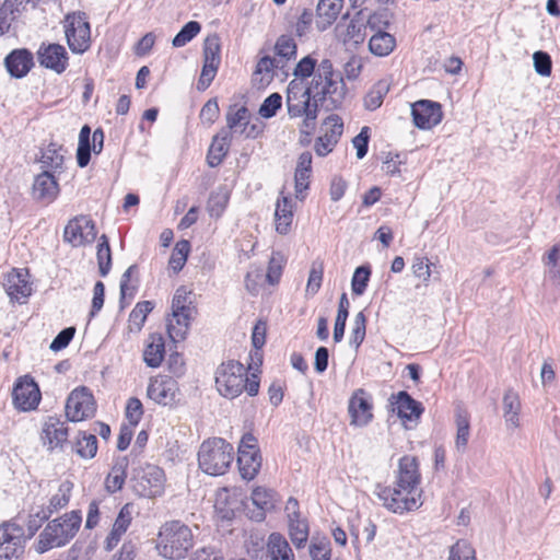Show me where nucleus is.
Returning <instances> with one entry per match:
<instances>
[{"label":"nucleus","mask_w":560,"mask_h":560,"mask_svg":"<svg viewBox=\"0 0 560 560\" xmlns=\"http://www.w3.org/2000/svg\"><path fill=\"white\" fill-rule=\"evenodd\" d=\"M308 86L317 106L326 110L340 108L348 92L342 74L334 69L329 59L319 61L318 70Z\"/></svg>","instance_id":"f257e3e1"},{"label":"nucleus","mask_w":560,"mask_h":560,"mask_svg":"<svg viewBox=\"0 0 560 560\" xmlns=\"http://www.w3.org/2000/svg\"><path fill=\"white\" fill-rule=\"evenodd\" d=\"M285 105L290 118L303 117L301 131L310 135L316 126L318 106L311 89L300 80H292L287 88Z\"/></svg>","instance_id":"f03ea898"},{"label":"nucleus","mask_w":560,"mask_h":560,"mask_svg":"<svg viewBox=\"0 0 560 560\" xmlns=\"http://www.w3.org/2000/svg\"><path fill=\"white\" fill-rule=\"evenodd\" d=\"M192 546L194 535L186 524L171 521L161 526L156 548L162 557L171 560L184 559Z\"/></svg>","instance_id":"7ed1b4c3"},{"label":"nucleus","mask_w":560,"mask_h":560,"mask_svg":"<svg viewBox=\"0 0 560 560\" xmlns=\"http://www.w3.org/2000/svg\"><path fill=\"white\" fill-rule=\"evenodd\" d=\"M80 512L72 511L49 522L38 537L36 551L44 553L52 548L68 544L80 528Z\"/></svg>","instance_id":"20e7f679"},{"label":"nucleus","mask_w":560,"mask_h":560,"mask_svg":"<svg viewBox=\"0 0 560 560\" xmlns=\"http://www.w3.org/2000/svg\"><path fill=\"white\" fill-rule=\"evenodd\" d=\"M234 458L232 444L222 438H212L202 442L198 452L200 469L210 476L224 475Z\"/></svg>","instance_id":"39448f33"},{"label":"nucleus","mask_w":560,"mask_h":560,"mask_svg":"<svg viewBox=\"0 0 560 560\" xmlns=\"http://www.w3.org/2000/svg\"><path fill=\"white\" fill-rule=\"evenodd\" d=\"M246 369L238 361L230 360L215 371V386L220 395L233 399L244 390Z\"/></svg>","instance_id":"423d86ee"},{"label":"nucleus","mask_w":560,"mask_h":560,"mask_svg":"<svg viewBox=\"0 0 560 560\" xmlns=\"http://www.w3.org/2000/svg\"><path fill=\"white\" fill-rule=\"evenodd\" d=\"M65 35L70 50L83 54L91 46V27L85 13L73 12L63 20Z\"/></svg>","instance_id":"0eeeda50"},{"label":"nucleus","mask_w":560,"mask_h":560,"mask_svg":"<svg viewBox=\"0 0 560 560\" xmlns=\"http://www.w3.org/2000/svg\"><path fill=\"white\" fill-rule=\"evenodd\" d=\"M376 494L387 510L398 514L417 510L422 504L420 493L413 494L397 485L394 488L378 487Z\"/></svg>","instance_id":"6e6552de"},{"label":"nucleus","mask_w":560,"mask_h":560,"mask_svg":"<svg viewBox=\"0 0 560 560\" xmlns=\"http://www.w3.org/2000/svg\"><path fill=\"white\" fill-rule=\"evenodd\" d=\"M133 491L142 498H155L163 493L165 475L155 465H147L136 470L132 479Z\"/></svg>","instance_id":"1a4fd4ad"},{"label":"nucleus","mask_w":560,"mask_h":560,"mask_svg":"<svg viewBox=\"0 0 560 560\" xmlns=\"http://www.w3.org/2000/svg\"><path fill=\"white\" fill-rule=\"evenodd\" d=\"M26 535L15 521L0 525V560H19L24 552Z\"/></svg>","instance_id":"9d476101"},{"label":"nucleus","mask_w":560,"mask_h":560,"mask_svg":"<svg viewBox=\"0 0 560 560\" xmlns=\"http://www.w3.org/2000/svg\"><path fill=\"white\" fill-rule=\"evenodd\" d=\"M237 464L240 474L245 480H253L261 467L258 441L252 433H245L241 439Z\"/></svg>","instance_id":"9b49d317"},{"label":"nucleus","mask_w":560,"mask_h":560,"mask_svg":"<svg viewBox=\"0 0 560 560\" xmlns=\"http://www.w3.org/2000/svg\"><path fill=\"white\" fill-rule=\"evenodd\" d=\"M226 129L233 135L244 136L245 138H257L262 129L257 122L250 124V113L244 105L233 104L228 108L226 115Z\"/></svg>","instance_id":"f8f14e48"},{"label":"nucleus","mask_w":560,"mask_h":560,"mask_svg":"<svg viewBox=\"0 0 560 560\" xmlns=\"http://www.w3.org/2000/svg\"><path fill=\"white\" fill-rule=\"evenodd\" d=\"M95 410L94 397L86 387L72 390L67 399L66 416L72 422L93 417Z\"/></svg>","instance_id":"ddd939ff"},{"label":"nucleus","mask_w":560,"mask_h":560,"mask_svg":"<svg viewBox=\"0 0 560 560\" xmlns=\"http://www.w3.org/2000/svg\"><path fill=\"white\" fill-rule=\"evenodd\" d=\"M12 397L15 408L22 411H30L37 408L40 401V390L34 378L24 375L18 378Z\"/></svg>","instance_id":"4468645a"},{"label":"nucleus","mask_w":560,"mask_h":560,"mask_svg":"<svg viewBox=\"0 0 560 560\" xmlns=\"http://www.w3.org/2000/svg\"><path fill=\"white\" fill-rule=\"evenodd\" d=\"M96 237L94 222L86 215H79L68 222L63 231L65 242L78 247L92 243Z\"/></svg>","instance_id":"2eb2a0df"},{"label":"nucleus","mask_w":560,"mask_h":560,"mask_svg":"<svg viewBox=\"0 0 560 560\" xmlns=\"http://www.w3.org/2000/svg\"><path fill=\"white\" fill-rule=\"evenodd\" d=\"M348 412L351 425H368L373 419L371 395L362 388L357 389L349 399Z\"/></svg>","instance_id":"dca6fc26"},{"label":"nucleus","mask_w":560,"mask_h":560,"mask_svg":"<svg viewBox=\"0 0 560 560\" xmlns=\"http://www.w3.org/2000/svg\"><path fill=\"white\" fill-rule=\"evenodd\" d=\"M411 115L418 128L431 129L441 122L443 112L440 103L430 100H420L412 104Z\"/></svg>","instance_id":"f3484780"},{"label":"nucleus","mask_w":560,"mask_h":560,"mask_svg":"<svg viewBox=\"0 0 560 560\" xmlns=\"http://www.w3.org/2000/svg\"><path fill=\"white\" fill-rule=\"evenodd\" d=\"M178 392L177 382L171 376H155L150 380L147 395L150 399L162 406L175 402Z\"/></svg>","instance_id":"a211bd4d"},{"label":"nucleus","mask_w":560,"mask_h":560,"mask_svg":"<svg viewBox=\"0 0 560 560\" xmlns=\"http://www.w3.org/2000/svg\"><path fill=\"white\" fill-rule=\"evenodd\" d=\"M420 480L421 475L417 458L410 455L402 456L398 463L397 486L401 487L402 490L408 489L413 494H421Z\"/></svg>","instance_id":"6ab92c4d"},{"label":"nucleus","mask_w":560,"mask_h":560,"mask_svg":"<svg viewBox=\"0 0 560 560\" xmlns=\"http://www.w3.org/2000/svg\"><path fill=\"white\" fill-rule=\"evenodd\" d=\"M37 59L40 66L50 69L58 74L62 73L67 69L69 60L66 48L55 43H43L37 51Z\"/></svg>","instance_id":"aec40b11"},{"label":"nucleus","mask_w":560,"mask_h":560,"mask_svg":"<svg viewBox=\"0 0 560 560\" xmlns=\"http://www.w3.org/2000/svg\"><path fill=\"white\" fill-rule=\"evenodd\" d=\"M325 132L315 142V151L325 156L332 151L343 131V124L339 116L330 115L324 122Z\"/></svg>","instance_id":"412c9836"},{"label":"nucleus","mask_w":560,"mask_h":560,"mask_svg":"<svg viewBox=\"0 0 560 560\" xmlns=\"http://www.w3.org/2000/svg\"><path fill=\"white\" fill-rule=\"evenodd\" d=\"M33 198L42 202L54 201L59 194V185L52 172L44 170L33 183Z\"/></svg>","instance_id":"4be33fe9"},{"label":"nucleus","mask_w":560,"mask_h":560,"mask_svg":"<svg viewBox=\"0 0 560 560\" xmlns=\"http://www.w3.org/2000/svg\"><path fill=\"white\" fill-rule=\"evenodd\" d=\"M250 500L256 510L250 512L249 517L253 521L261 522L266 517V513L272 511L278 502V494L271 489L265 487H256Z\"/></svg>","instance_id":"5701e85b"},{"label":"nucleus","mask_w":560,"mask_h":560,"mask_svg":"<svg viewBox=\"0 0 560 560\" xmlns=\"http://www.w3.org/2000/svg\"><path fill=\"white\" fill-rule=\"evenodd\" d=\"M42 441L49 451L61 446L68 440V427L59 418L48 417L43 424Z\"/></svg>","instance_id":"b1692460"},{"label":"nucleus","mask_w":560,"mask_h":560,"mask_svg":"<svg viewBox=\"0 0 560 560\" xmlns=\"http://www.w3.org/2000/svg\"><path fill=\"white\" fill-rule=\"evenodd\" d=\"M393 399V410L404 421H417L423 412L421 402L415 400L407 392H399Z\"/></svg>","instance_id":"393cba45"},{"label":"nucleus","mask_w":560,"mask_h":560,"mask_svg":"<svg viewBox=\"0 0 560 560\" xmlns=\"http://www.w3.org/2000/svg\"><path fill=\"white\" fill-rule=\"evenodd\" d=\"M27 272L13 269L5 277L4 289L12 301L20 302L31 295L32 288L26 279Z\"/></svg>","instance_id":"a878e982"},{"label":"nucleus","mask_w":560,"mask_h":560,"mask_svg":"<svg viewBox=\"0 0 560 560\" xmlns=\"http://www.w3.org/2000/svg\"><path fill=\"white\" fill-rule=\"evenodd\" d=\"M4 65L12 77L21 79L33 67V55L27 49H15L5 57Z\"/></svg>","instance_id":"bb28decb"},{"label":"nucleus","mask_w":560,"mask_h":560,"mask_svg":"<svg viewBox=\"0 0 560 560\" xmlns=\"http://www.w3.org/2000/svg\"><path fill=\"white\" fill-rule=\"evenodd\" d=\"M39 0H0V36L8 33L12 22L15 20L25 4H36Z\"/></svg>","instance_id":"cd10ccee"},{"label":"nucleus","mask_w":560,"mask_h":560,"mask_svg":"<svg viewBox=\"0 0 560 560\" xmlns=\"http://www.w3.org/2000/svg\"><path fill=\"white\" fill-rule=\"evenodd\" d=\"M266 553L270 560H295L291 546L280 533H271L269 535Z\"/></svg>","instance_id":"c85d7f7f"},{"label":"nucleus","mask_w":560,"mask_h":560,"mask_svg":"<svg viewBox=\"0 0 560 560\" xmlns=\"http://www.w3.org/2000/svg\"><path fill=\"white\" fill-rule=\"evenodd\" d=\"M343 7V0H319L317 4L316 26L319 31H325L338 18Z\"/></svg>","instance_id":"c756f323"},{"label":"nucleus","mask_w":560,"mask_h":560,"mask_svg":"<svg viewBox=\"0 0 560 560\" xmlns=\"http://www.w3.org/2000/svg\"><path fill=\"white\" fill-rule=\"evenodd\" d=\"M503 418L506 428L515 430L520 427L521 400L520 396L513 389H508L503 396Z\"/></svg>","instance_id":"7c9ffc66"},{"label":"nucleus","mask_w":560,"mask_h":560,"mask_svg":"<svg viewBox=\"0 0 560 560\" xmlns=\"http://www.w3.org/2000/svg\"><path fill=\"white\" fill-rule=\"evenodd\" d=\"M231 141L232 137L228 130H221L213 138L207 155V162L210 167H215L221 164L229 152Z\"/></svg>","instance_id":"2f4dec72"},{"label":"nucleus","mask_w":560,"mask_h":560,"mask_svg":"<svg viewBox=\"0 0 560 560\" xmlns=\"http://www.w3.org/2000/svg\"><path fill=\"white\" fill-rule=\"evenodd\" d=\"M312 173V154L308 151H304L300 154L295 167L294 180L296 198L303 199L304 196L301 194L308 188V179Z\"/></svg>","instance_id":"473e14b6"},{"label":"nucleus","mask_w":560,"mask_h":560,"mask_svg":"<svg viewBox=\"0 0 560 560\" xmlns=\"http://www.w3.org/2000/svg\"><path fill=\"white\" fill-rule=\"evenodd\" d=\"M192 311H179L172 313V317L167 319V334L172 341L178 342L186 338L189 329V323Z\"/></svg>","instance_id":"72a5a7b5"},{"label":"nucleus","mask_w":560,"mask_h":560,"mask_svg":"<svg viewBox=\"0 0 560 560\" xmlns=\"http://www.w3.org/2000/svg\"><path fill=\"white\" fill-rule=\"evenodd\" d=\"M164 338L160 334H151L143 350V361L150 368H159L164 359Z\"/></svg>","instance_id":"f704fd0d"},{"label":"nucleus","mask_w":560,"mask_h":560,"mask_svg":"<svg viewBox=\"0 0 560 560\" xmlns=\"http://www.w3.org/2000/svg\"><path fill=\"white\" fill-rule=\"evenodd\" d=\"M276 230L280 234H287L293 219V202L288 196L278 198L275 210Z\"/></svg>","instance_id":"c9c22d12"},{"label":"nucleus","mask_w":560,"mask_h":560,"mask_svg":"<svg viewBox=\"0 0 560 560\" xmlns=\"http://www.w3.org/2000/svg\"><path fill=\"white\" fill-rule=\"evenodd\" d=\"M63 159L62 147L56 143H49L42 150L39 162L44 170L57 173L62 170Z\"/></svg>","instance_id":"e433bc0d"},{"label":"nucleus","mask_w":560,"mask_h":560,"mask_svg":"<svg viewBox=\"0 0 560 560\" xmlns=\"http://www.w3.org/2000/svg\"><path fill=\"white\" fill-rule=\"evenodd\" d=\"M396 46V39L387 32H377L369 42L370 51L378 57L388 56Z\"/></svg>","instance_id":"4c0bfd02"},{"label":"nucleus","mask_w":560,"mask_h":560,"mask_svg":"<svg viewBox=\"0 0 560 560\" xmlns=\"http://www.w3.org/2000/svg\"><path fill=\"white\" fill-rule=\"evenodd\" d=\"M128 466V462L126 458H120L117 460L112 467L109 474L105 479V489L109 493H115L120 490L125 483L126 479V469Z\"/></svg>","instance_id":"58836bf2"},{"label":"nucleus","mask_w":560,"mask_h":560,"mask_svg":"<svg viewBox=\"0 0 560 560\" xmlns=\"http://www.w3.org/2000/svg\"><path fill=\"white\" fill-rule=\"evenodd\" d=\"M154 308V304L151 301L138 302L128 318V327L130 331L139 332L147 319L149 313Z\"/></svg>","instance_id":"ea45409f"},{"label":"nucleus","mask_w":560,"mask_h":560,"mask_svg":"<svg viewBox=\"0 0 560 560\" xmlns=\"http://www.w3.org/2000/svg\"><path fill=\"white\" fill-rule=\"evenodd\" d=\"M389 92V83L385 80L376 82L364 96V107L368 110H375L382 106L384 97Z\"/></svg>","instance_id":"a19ab883"},{"label":"nucleus","mask_w":560,"mask_h":560,"mask_svg":"<svg viewBox=\"0 0 560 560\" xmlns=\"http://www.w3.org/2000/svg\"><path fill=\"white\" fill-rule=\"evenodd\" d=\"M289 535L292 544L298 548H303L308 539V524L301 517L289 518Z\"/></svg>","instance_id":"79ce46f5"},{"label":"nucleus","mask_w":560,"mask_h":560,"mask_svg":"<svg viewBox=\"0 0 560 560\" xmlns=\"http://www.w3.org/2000/svg\"><path fill=\"white\" fill-rule=\"evenodd\" d=\"M91 129L88 125L83 126L79 133V144L77 149V162L80 167H85L91 160Z\"/></svg>","instance_id":"37998d69"},{"label":"nucleus","mask_w":560,"mask_h":560,"mask_svg":"<svg viewBox=\"0 0 560 560\" xmlns=\"http://www.w3.org/2000/svg\"><path fill=\"white\" fill-rule=\"evenodd\" d=\"M456 439H455V447L457 452L464 453L470 434L469 428V419L466 412L459 411L456 415Z\"/></svg>","instance_id":"c03bdc74"},{"label":"nucleus","mask_w":560,"mask_h":560,"mask_svg":"<svg viewBox=\"0 0 560 560\" xmlns=\"http://www.w3.org/2000/svg\"><path fill=\"white\" fill-rule=\"evenodd\" d=\"M349 315V300L346 293H342L339 300L338 312L334 327V340L340 342L345 335L346 322Z\"/></svg>","instance_id":"a18cd8bd"},{"label":"nucleus","mask_w":560,"mask_h":560,"mask_svg":"<svg viewBox=\"0 0 560 560\" xmlns=\"http://www.w3.org/2000/svg\"><path fill=\"white\" fill-rule=\"evenodd\" d=\"M319 67V62L313 56L307 55L303 57L293 69V80H304L312 78L316 74Z\"/></svg>","instance_id":"49530a36"},{"label":"nucleus","mask_w":560,"mask_h":560,"mask_svg":"<svg viewBox=\"0 0 560 560\" xmlns=\"http://www.w3.org/2000/svg\"><path fill=\"white\" fill-rule=\"evenodd\" d=\"M229 199L230 196L224 188L212 191L207 203V210L210 217H221L228 206Z\"/></svg>","instance_id":"de8ad7c7"},{"label":"nucleus","mask_w":560,"mask_h":560,"mask_svg":"<svg viewBox=\"0 0 560 560\" xmlns=\"http://www.w3.org/2000/svg\"><path fill=\"white\" fill-rule=\"evenodd\" d=\"M97 265L100 275L102 277H106L112 267V252L108 243V238L105 234L100 237V242L97 244Z\"/></svg>","instance_id":"09e8293b"},{"label":"nucleus","mask_w":560,"mask_h":560,"mask_svg":"<svg viewBox=\"0 0 560 560\" xmlns=\"http://www.w3.org/2000/svg\"><path fill=\"white\" fill-rule=\"evenodd\" d=\"M97 452V439L95 434L81 432L75 442V453L82 458H93Z\"/></svg>","instance_id":"8fccbe9b"},{"label":"nucleus","mask_w":560,"mask_h":560,"mask_svg":"<svg viewBox=\"0 0 560 560\" xmlns=\"http://www.w3.org/2000/svg\"><path fill=\"white\" fill-rule=\"evenodd\" d=\"M72 488H73V485L69 480H66L60 483L57 493L54 494L49 500V505H48L47 511L50 514L65 508L69 503Z\"/></svg>","instance_id":"3c124183"},{"label":"nucleus","mask_w":560,"mask_h":560,"mask_svg":"<svg viewBox=\"0 0 560 560\" xmlns=\"http://www.w3.org/2000/svg\"><path fill=\"white\" fill-rule=\"evenodd\" d=\"M190 252V243L187 240L178 241L175 244V247L170 257L168 265L174 270V272L180 271L186 261L188 254Z\"/></svg>","instance_id":"603ef678"},{"label":"nucleus","mask_w":560,"mask_h":560,"mask_svg":"<svg viewBox=\"0 0 560 560\" xmlns=\"http://www.w3.org/2000/svg\"><path fill=\"white\" fill-rule=\"evenodd\" d=\"M221 44L217 34L207 36L203 43V63L220 66Z\"/></svg>","instance_id":"864d4df0"},{"label":"nucleus","mask_w":560,"mask_h":560,"mask_svg":"<svg viewBox=\"0 0 560 560\" xmlns=\"http://www.w3.org/2000/svg\"><path fill=\"white\" fill-rule=\"evenodd\" d=\"M308 553L312 560H330L331 547L327 537H313L308 546Z\"/></svg>","instance_id":"5fc2aeb1"},{"label":"nucleus","mask_w":560,"mask_h":560,"mask_svg":"<svg viewBox=\"0 0 560 560\" xmlns=\"http://www.w3.org/2000/svg\"><path fill=\"white\" fill-rule=\"evenodd\" d=\"M371 277V268L368 265L358 267L352 276L351 289L355 295H362L368 287Z\"/></svg>","instance_id":"6e6d98bb"},{"label":"nucleus","mask_w":560,"mask_h":560,"mask_svg":"<svg viewBox=\"0 0 560 560\" xmlns=\"http://www.w3.org/2000/svg\"><path fill=\"white\" fill-rule=\"evenodd\" d=\"M448 560H476V551L467 540L459 539L450 548Z\"/></svg>","instance_id":"4d7b16f0"},{"label":"nucleus","mask_w":560,"mask_h":560,"mask_svg":"<svg viewBox=\"0 0 560 560\" xmlns=\"http://www.w3.org/2000/svg\"><path fill=\"white\" fill-rule=\"evenodd\" d=\"M366 331V317L363 312H359L353 320L351 335L349 339L350 346L358 349L365 338Z\"/></svg>","instance_id":"13d9d810"},{"label":"nucleus","mask_w":560,"mask_h":560,"mask_svg":"<svg viewBox=\"0 0 560 560\" xmlns=\"http://www.w3.org/2000/svg\"><path fill=\"white\" fill-rule=\"evenodd\" d=\"M201 25L196 21L186 23L173 38L174 47H183L189 43L200 32Z\"/></svg>","instance_id":"bf43d9fd"},{"label":"nucleus","mask_w":560,"mask_h":560,"mask_svg":"<svg viewBox=\"0 0 560 560\" xmlns=\"http://www.w3.org/2000/svg\"><path fill=\"white\" fill-rule=\"evenodd\" d=\"M275 50L277 56L289 60L296 55V44L292 37L281 35L276 42Z\"/></svg>","instance_id":"052dcab7"},{"label":"nucleus","mask_w":560,"mask_h":560,"mask_svg":"<svg viewBox=\"0 0 560 560\" xmlns=\"http://www.w3.org/2000/svg\"><path fill=\"white\" fill-rule=\"evenodd\" d=\"M281 105L282 96L279 93H272L265 98L258 113L264 118H271L277 114L278 109L281 108Z\"/></svg>","instance_id":"680f3d73"},{"label":"nucleus","mask_w":560,"mask_h":560,"mask_svg":"<svg viewBox=\"0 0 560 560\" xmlns=\"http://www.w3.org/2000/svg\"><path fill=\"white\" fill-rule=\"evenodd\" d=\"M283 257L280 253H272L266 275V279L270 284H277L282 275Z\"/></svg>","instance_id":"e2e57ef3"},{"label":"nucleus","mask_w":560,"mask_h":560,"mask_svg":"<svg viewBox=\"0 0 560 560\" xmlns=\"http://www.w3.org/2000/svg\"><path fill=\"white\" fill-rule=\"evenodd\" d=\"M535 71L542 75L548 77L551 73L552 62L550 56L541 50L534 52L533 55Z\"/></svg>","instance_id":"0e129e2a"},{"label":"nucleus","mask_w":560,"mask_h":560,"mask_svg":"<svg viewBox=\"0 0 560 560\" xmlns=\"http://www.w3.org/2000/svg\"><path fill=\"white\" fill-rule=\"evenodd\" d=\"M143 415L142 402L136 398L131 397L127 401L126 406V418L132 427H136L141 420Z\"/></svg>","instance_id":"69168bd1"},{"label":"nucleus","mask_w":560,"mask_h":560,"mask_svg":"<svg viewBox=\"0 0 560 560\" xmlns=\"http://www.w3.org/2000/svg\"><path fill=\"white\" fill-rule=\"evenodd\" d=\"M430 265L428 258L416 257L411 266L415 277L421 279L425 285L429 283L431 277Z\"/></svg>","instance_id":"338daca9"},{"label":"nucleus","mask_w":560,"mask_h":560,"mask_svg":"<svg viewBox=\"0 0 560 560\" xmlns=\"http://www.w3.org/2000/svg\"><path fill=\"white\" fill-rule=\"evenodd\" d=\"M323 280V265L322 264H314L311 268L307 285H306V292L308 294H316L322 285Z\"/></svg>","instance_id":"774afa93"}]
</instances>
